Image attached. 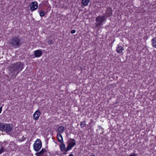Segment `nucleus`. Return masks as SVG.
<instances>
[{"mask_svg":"<svg viewBox=\"0 0 156 156\" xmlns=\"http://www.w3.org/2000/svg\"><path fill=\"white\" fill-rule=\"evenodd\" d=\"M24 43L23 37L18 35L12 37L9 41V45L14 48H19Z\"/></svg>","mask_w":156,"mask_h":156,"instance_id":"1","label":"nucleus"},{"mask_svg":"<svg viewBox=\"0 0 156 156\" xmlns=\"http://www.w3.org/2000/svg\"><path fill=\"white\" fill-rule=\"evenodd\" d=\"M24 64L21 62L12 64L9 69V71L11 74L12 77L14 78L19 72L23 68Z\"/></svg>","mask_w":156,"mask_h":156,"instance_id":"2","label":"nucleus"},{"mask_svg":"<svg viewBox=\"0 0 156 156\" xmlns=\"http://www.w3.org/2000/svg\"><path fill=\"white\" fill-rule=\"evenodd\" d=\"M106 18L103 16H99L97 17L95 19L96 23H95V27H98L103 25L104 22L106 21Z\"/></svg>","mask_w":156,"mask_h":156,"instance_id":"3","label":"nucleus"},{"mask_svg":"<svg viewBox=\"0 0 156 156\" xmlns=\"http://www.w3.org/2000/svg\"><path fill=\"white\" fill-rule=\"evenodd\" d=\"M42 146V143L41 140L39 139H37L34 144V149L36 151L38 152L40 150Z\"/></svg>","mask_w":156,"mask_h":156,"instance_id":"4","label":"nucleus"},{"mask_svg":"<svg viewBox=\"0 0 156 156\" xmlns=\"http://www.w3.org/2000/svg\"><path fill=\"white\" fill-rule=\"evenodd\" d=\"M67 150H71L73 147L76 145L75 140L73 139L70 138L69 140L67 141Z\"/></svg>","mask_w":156,"mask_h":156,"instance_id":"5","label":"nucleus"},{"mask_svg":"<svg viewBox=\"0 0 156 156\" xmlns=\"http://www.w3.org/2000/svg\"><path fill=\"white\" fill-rule=\"evenodd\" d=\"M13 126L10 124H5V129L4 131L7 134L10 135L11 132L12 130Z\"/></svg>","mask_w":156,"mask_h":156,"instance_id":"6","label":"nucleus"},{"mask_svg":"<svg viewBox=\"0 0 156 156\" xmlns=\"http://www.w3.org/2000/svg\"><path fill=\"white\" fill-rule=\"evenodd\" d=\"M112 8L110 7H108L107 8L105 11V13L104 14V16L106 18L107 17H109L112 15Z\"/></svg>","mask_w":156,"mask_h":156,"instance_id":"7","label":"nucleus"},{"mask_svg":"<svg viewBox=\"0 0 156 156\" xmlns=\"http://www.w3.org/2000/svg\"><path fill=\"white\" fill-rule=\"evenodd\" d=\"M47 152L45 149L42 148L40 151L36 153L35 154L37 156H46Z\"/></svg>","mask_w":156,"mask_h":156,"instance_id":"8","label":"nucleus"},{"mask_svg":"<svg viewBox=\"0 0 156 156\" xmlns=\"http://www.w3.org/2000/svg\"><path fill=\"white\" fill-rule=\"evenodd\" d=\"M30 9L31 11L36 10L38 7V4L36 2H32L30 5Z\"/></svg>","mask_w":156,"mask_h":156,"instance_id":"9","label":"nucleus"},{"mask_svg":"<svg viewBox=\"0 0 156 156\" xmlns=\"http://www.w3.org/2000/svg\"><path fill=\"white\" fill-rule=\"evenodd\" d=\"M61 144H60V148L61 151H65V153H64V154H67V152H68L69 150H67V147L66 148V146L65 144L62 143H61Z\"/></svg>","mask_w":156,"mask_h":156,"instance_id":"10","label":"nucleus"},{"mask_svg":"<svg viewBox=\"0 0 156 156\" xmlns=\"http://www.w3.org/2000/svg\"><path fill=\"white\" fill-rule=\"evenodd\" d=\"M42 50H37L34 51V54L36 57H39L42 54Z\"/></svg>","mask_w":156,"mask_h":156,"instance_id":"11","label":"nucleus"},{"mask_svg":"<svg viewBox=\"0 0 156 156\" xmlns=\"http://www.w3.org/2000/svg\"><path fill=\"white\" fill-rule=\"evenodd\" d=\"M41 115V113L39 111L37 110L34 113L33 115V117L34 119L35 120H37L39 118Z\"/></svg>","mask_w":156,"mask_h":156,"instance_id":"12","label":"nucleus"},{"mask_svg":"<svg viewBox=\"0 0 156 156\" xmlns=\"http://www.w3.org/2000/svg\"><path fill=\"white\" fill-rule=\"evenodd\" d=\"M57 137L58 141L59 143H62L63 141L62 136L60 133H57Z\"/></svg>","mask_w":156,"mask_h":156,"instance_id":"13","label":"nucleus"},{"mask_svg":"<svg viewBox=\"0 0 156 156\" xmlns=\"http://www.w3.org/2000/svg\"><path fill=\"white\" fill-rule=\"evenodd\" d=\"M123 50H124L123 47L121 46H119L118 45L116 49L117 52L118 53L120 54L122 52Z\"/></svg>","mask_w":156,"mask_h":156,"instance_id":"14","label":"nucleus"},{"mask_svg":"<svg viewBox=\"0 0 156 156\" xmlns=\"http://www.w3.org/2000/svg\"><path fill=\"white\" fill-rule=\"evenodd\" d=\"M38 12H39V14L41 16H44L45 15L44 11L41 10V9L40 7H39L38 9Z\"/></svg>","mask_w":156,"mask_h":156,"instance_id":"15","label":"nucleus"},{"mask_svg":"<svg viewBox=\"0 0 156 156\" xmlns=\"http://www.w3.org/2000/svg\"><path fill=\"white\" fill-rule=\"evenodd\" d=\"M152 46L155 48H156V37H154L151 39Z\"/></svg>","mask_w":156,"mask_h":156,"instance_id":"16","label":"nucleus"},{"mask_svg":"<svg viewBox=\"0 0 156 156\" xmlns=\"http://www.w3.org/2000/svg\"><path fill=\"white\" fill-rule=\"evenodd\" d=\"M64 127L62 126H60L58 129V131L59 132V133H62L64 131Z\"/></svg>","mask_w":156,"mask_h":156,"instance_id":"17","label":"nucleus"},{"mask_svg":"<svg viewBox=\"0 0 156 156\" xmlns=\"http://www.w3.org/2000/svg\"><path fill=\"white\" fill-rule=\"evenodd\" d=\"M89 1L90 0H82V4L84 6L87 5Z\"/></svg>","mask_w":156,"mask_h":156,"instance_id":"18","label":"nucleus"},{"mask_svg":"<svg viewBox=\"0 0 156 156\" xmlns=\"http://www.w3.org/2000/svg\"><path fill=\"white\" fill-rule=\"evenodd\" d=\"M5 124H4L3 123H0V131L2 132L4 131L5 129Z\"/></svg>","mask_w":156,"mask_h":156,"instance_id":"19","label":"nucleus"},{"mask_svg":"<svg viewBox=\"0 0 156 156\" xmlns=\"http://www.w3.org/2000/svg\"><path fill=\"white\" fill-rule=\"evenodd\" d=\"M20 133V131L19 130H16L14 132V134L15 136H19Z\"/></svg>","mask_w":156,"mask_h":156,"instance_id":"20","label":"nucleus"},{"mask_svg":"<svg viewBox=\"0 0 156 156\" xmlns=\"http://www.w3.org/2000/svg\"><path fill=\"white\" fill-rule=\"evenodd\" d=\"M85 123V121L81 122L80 125L81 126V128H83L86 125V123Z\"/></svg>","mask_w":156,"mask_h":156,"instance_id":"21","label":"nucleus"},{"mask_svg":"<svg viewBox=\"0 0 156 156\" xmlns=\"http://www.w3.org/2000/svg\"><path fill=\"white\" fill-rule=\"evenodd\" d=\"M48 43L49 44H53V41L51 39H49L48 41Z\"/></svg>","mask_w":156,"mask_h":156,"instance_id":"22","label":"nucleus"},{"mask_svg":"<svg viewBox=\"0 0 156 156\" xmlns=\"http://www.w3.org/2000/svg\"><path fill=\"white\" fill-rule=\"evenodd\" d=\"M4 150L3 147H2L0 150V154L4 151Z\"/></svg>","mask_w":156,"mask_h":156,"instance_id":"23","label":"nucleus"},{"mask_svg":"<svg viewBox=\"0 0 156 156\" xmlns=\"http://www.w3.org/2000/svg\"><path fill=\"white\" fill-rule=\"evenodd\" d=\"M137 154H136L135 153H132L131 154L129 155V156H137Z\"/></svg>","mask_w":156,"mask_h":156,"instance_id":"24","label":"nucleus"},{"mask_svg":"<svg viewBox=\"0 0 156 156\" xmlns=\"http://www.w3.org/2000/svg\"><path fill=\"white\" fill-rule=\"evenodd\" d=\"M76 32V31L75 30H72L70 31V33L72 34H73L75 33Z\"/></svg>","mask_w":156,"mask_h":156,"instance_id":"25","label":"nucleus"},{"mask_svg":"<svg viewBox=\"0 0 156 156\" xmlns=\"http://www.w3.org/2000/svg\"><path fill=\"white\" fill-rule=\"evenodd\" d=\"M2 107H1L0 108V114L1 113V112L2 111Z\"/></svg>","mask_w":156,"mask_h":156,"instance_id":"26","label":"nucleus"},{"mask_svg":"<svg viewBox=\"0 0 156 156\" xmlns=\"http://www.w3.org/2000/svg\"><path fill=\"white\" fill-rule=\"evenodd\" d=\"M93 120H91V122L90 123V124L92 123H93Z\"/></svg>","mask_w":156,"mask_h":156,"instance_id":"27","label":"nucleus"},{"mask_svg":"<svg viewBox=\"0 0 156 156\" xmlns=\"http://www.w3.org/2000/svg\"><path fill=\"white\" fill-rule=\"evenodd\" d=\"M69 156H74V155L72 154H71L69 155Z\"/></svg>","mask_w":156,"mask_h":156,"instance_id":"28","label":"nucleus"},{"mask_svg":"<svg viewBox=\"0 0 156 156\" xmlns=\"http://www.w3.org/2000/svg\"><path fill=\"white\" fill-rule=\"evenodd\" d=\"M90 156H95V155L94 154H93L91 155Z\"/></svg>","mask_w":156,"mask_h":156,"instance_id":"29","label":"nucleus"}]
</instances>
